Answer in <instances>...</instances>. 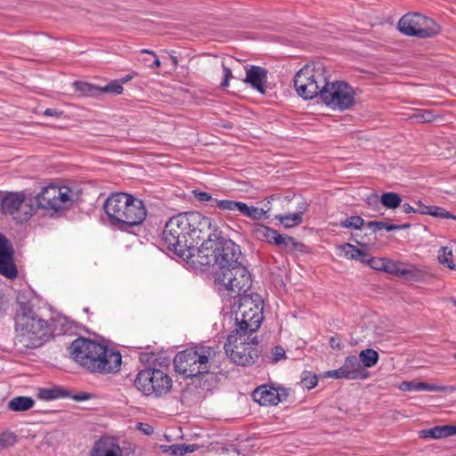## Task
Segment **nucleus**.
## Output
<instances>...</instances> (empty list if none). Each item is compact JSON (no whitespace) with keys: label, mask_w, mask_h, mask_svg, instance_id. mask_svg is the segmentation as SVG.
Listing matches in <instances>:
<instances>
[{"label":"nucleus","mask_w":456,"mask_h":456,"mask_svg":"<svg viewBox=\"0 0 456 456\" xmlns=\"http://www.w3.org/2000/svg\"><path fill=\"white\" fill-rule=\"evenodd\" d=\"M215 350L207 346L198 345L176 354L174 358L175 372L183 378L200 377L210 372V358Z\"/></svg>","instance_id":"0eeeda50"},{"label":"nucleus","mask_w":456,"mask_h":456,"mask_svg":"<svg viewBox=\"0 0 456 456\" xmlns=\"http://www.w3.org/2000/svg\"><path fill=\"white\" fill-rule=\"evenodd\" d=\"M436 118V115L430 110H418L412 116L411 119H415L419 123H430Z\"/></svg>","instance_id":"f704fd0d"},{"label":"nucleus","mask_w":456,"mask_h":456,"mask_svg":"<svg viewBox=\"0 0 456 456\" xmlns=\"http://www.w3.org/2000/svg\"><path fill=\"white\" fill-rule=\"evenodd\" d=\"M386 258L372 257L370 259L369 266L377 271H383Z\"/></svg>","instance_id":"a18cd8bd"},{"label":"nucleus","mask_w":456,"mask_h":456,"mask_svg":"<svg viewBox=\"0 0 456 456\" xmlns=\"http://www.w3.org/2000/svg\"><path fill=\"white\" fill-rule=\"evenodd\" d=\"M359 360L362 365L366 368H370L374 366L379 360V354L377 351L373 349H365L362 350L359 354Z\"/></svg>","instance_id":"7c9ffc66"},{"label":"nucleus","mask_w":456,"mask_h":456,"mask_svg":"<svg viewBox=\"0 0 456 456\" xmlns=\"http://www.w3.org/2000/svg\"><path fill=\"white\" fill-rule=\"evenodd\" d=\"M403 269L399 267V265L392 260L386 258L383 272L390 274L400 275Z\"/></svg>","instance_id":"a19ab883"},{"label":"nucleus","mask_w":456,"mask_h":456,"mask_svg":"<svg viewBox=\"0 0 456 456\" xmlns=\"http://www.w3.org/2000/svg\"><path fill=\"white\" fill-rule=\"evenodd\" d=\"M302 385L307 389L314 388L318 383V378L315 374L310 375L309 373L301 379Z\"/></svg>","instance_id":"37998d69"},{"label":"nucleus","mask_w":456,"mask_h":456,"mask_svg":"<svg viewBox=\"0 0 456 456\" xmlns=\"http://www.w3.org/2000/svg\"><path fill=\"white\" fill-rule=\"evenodd\" d=\"M339 248L344 253V256L348 259L355 260L361 255V248H356L353 244L345 243Z\"/></svg>","instance_id":"4c0bfd02"},{"label":"nucleus","mask_w":456,"mask_h":456,"mask_svg":"<svg viewBox=\"0 0 456 456\" xmlns=\"http://www.w3.org/2000/svg\"><path fill=\"white\" fill-rule=\"evenodd\" d=\"M163 452H168L173 456H183V445L182 444H172V445H161Z\"/></svg>","instance_id":"79ce46f5"},{"label":"nucleus","mask_w":456,"mask_h":456,"mask_svg":"<svg viewBox=\"0 0 456 456\" xmlns=\"http://www.w3.org/2000/svg\"><path fill=\"white\" fill-rule=\"evenodd\" d=\"M403 212L405 214H410V213H419V214H422V211H424V209H417V208L411 207L408 203H404L403 205Z\"/></svg>","instance_id":"4d7b16f0"},{"label":"nucleus","mask_w":456,"mask_h":456,"mask_svg":"<svg viewBox=\"0 0 456 456\" xmlns=\"http://www.w3.org/2000/svg\"><path fill=\"white\" fill-rule=\"evenodd\" d=\"M191 194L194 198L200 202H208L210 207H216L214 200L216 199L212 198L211 194L206 191H202L199 189H195L191 191Z\"/></svg>","instance_id":"58836bf2"},{"label":"nucleus","mask_w":456,"mask_h":456,"mask_svg":"<svg viewBox=\"0 0 456 456\" xmlns=\"http://www.w3.org/2000/svg\"><path fill=\"white\" fill-rule=\"evenodd\" d=\"M240 246L228 238L217 226L212 225L204 241L200 244V254L193 264L201 266L216 265L215 281L219 293L236 297L240 291L250 289L252 279L243 265Z\"/></svg>","instance_id":"f257e3e1"},{"label":"nucleus","mask_w":456,"mask_h":456,"mask_svg":"<svg viewBox=\"0 0 456 456\" xmlns=\"http://www.w3.org/2000/svg\"><path fill=\"white\" fill-rule=\"evenodd\" d=\"M424 207H426L425 205H423L420 201L418 202V208H416L417 209H424Z\"/></svg>","instance_id":"338daca9"},{"label":"nucleus","mask_w":456,"mask_h":456,"mask_svg":"<svg viewBox=\"0 0 456 456\" xmlns=\"http://www.w3.org/2000/svg\"><path fill=\"white\" fill-rule=\"evenodd\" d=\"M74 86L77 92L85 96H96L101 94V87L94 86L86 82H75Z\"/></svg>","instance_id":"2f4dec72"},{"label":"nucleus","mask_w":456,"mask_h":456,"mask_svg":"<svg viewBox=\"0 0 456 456\" xmlns=\"http://www.w3.org/2000/svg\"><path fill=\"white\" fill-rule=\"evenodd\" d=\"M354 241L361 247H366L367 243L363 240V236L359 232L352 233Z\"/></svg>","instance_id":"864d4df0"},{"label":"nucleus","mask_w":456,"mask_h":456,"mask_svg":"<svg viewBox=\"0 0 456 456\" xmlns=\"http://www.w3.org/2000/svg\"><path fill=\"white\" fill-rule=\"evenodd\" d=\"M328 80L322 65H305L295 75L294 86L299 96L313 99L321 96V91Z\"/></svg>","instance_id":"9d476101"},{"label":"nucleus","mask_w":456,"mask_h":456,"mask_svg":"<svg viewBox=\"0 0 456 456\" xmlns=\"http://www.w3.org/2000/svg\"><path fill=\"white\" fill-rule=\"evenodd\" d=\"M38 396L43 400L51 401L58 398H67L70 396V393L61 387L42 388L39 390Z\"/></svg>","instance_id":"bb28decb"},{"label":"nucleus","mask_w":456,"mask_h":456,"mask_svg":"<svg viewBox=\"0 0 456 456\" xmlns=\"http://www.w3.org/2000/svg\"><path fill=\"white\" fill-rule=\"evenodd\" d=\"M183 454L191 453L195 452L198 449L197 444H182Z\"/></svg>","instance_id":"13d9d810"},{"label":"nucleus","mask_w":456,"mask_h":456,"mask_svg":"<svg viewBox=\"0 0 456 456\" xmlns=\"http://www.w3.org/2000/svg\"><path fill=\"white\" fill-rule=\"evenodd\" d=\"M90 456H122V449L116 439L102 437L94 443Z\"/></svg>","instance_id":"f3484780"},{"label":"nucleus","mask_w":456,"mask_h":456,"mask_svg":"<svg viewBox=\"0 0 456 456\" xmlns=\"http://www.w3.org/2000/svg\"><path fill=\"white\" fill-rule=\"evenodd\" d=\"M134 386L145 395L162 396L172 388V379L163 370L147 368L138 372Z\"/></svg>","instance_id":"9b49d317"},{"label":"nucleus","mask_w":456,"mask_h":456,"mask_svg":"<svg viewBox=\"0 0 456 456\" xmlns=\"http://www.w3.org/2000/svg\"><path fill=\"white\" fill-rule=\"evenodd\" d=\"M102 92L120 94L123 92V86H121V82L119 80H113L104 87H101V93Z\"/></svg>","instance_id":"ea45409f"},{"label":"nucleus","mask_w":456,"mask_h":456,"mask_svg":"<svg viewBox=\"0 0 456 456\" xmlns=\"http://www.w3.org/2000/svg\"><path fill=\"white\" fill-rule=\"evenodd\" d=\"M137 75L136 72H133L131 74H128L126 75V77H124L123 78H121L119 81L121 82V86L125 83H126L127 81L133 79L135 76Z\"/></svg>","instance_id":"e2e57ef3"},{"label":"nucleus","mask_w":456,"mask_h":456,"mask_svg":"<svg viewBox=\"0 0 456 456\" xmlns=\"http://www.w3.org/2000/svg\"><path fill=\"white\" fill-rule=\"evenodd\" d=\"M305 211V203L302 204L299 210L294 214L278 215L275 219L279 220L281 224L286 228H290L300 224L303 222V214Z\"/></svg>","instance_id":"b1692460"},{"label":"nucleus","mask_w":456,"mask_h":456,"mask_svg":"<svg viewBox=\"0 0 456 456\" xmlns=\"http://www.w3.org/2000/svg\"><path fill=\"white\" fill-rule=\"evenodd\" d=\"M422 215H429L435 217L447 219H452V217H453V215L451 214L449 211L441 207L436 206L424 207V211H422Z\"/></svg>","instance_id":"72a5a7b5"},{"label":"nucleus","mask_w":456,"mask_h":456,"mask_svg":"<svg viewBox=\"0 0 456 456\" xmlns=\"http://www.w3.org/2000/svg\"><path fill=\"white\" fill-rule=\"evenodd\" d=\"M222 67H223V72H224V78L221 82L220 86L223 89H225L229 86L230 79L232 77H233V76H232V69L229 67L225 66L224 62H222Z\"/></svg>","instance_id":"c03bdc74"},{"label":"nucleus","mask_w":456,"mask_h":456,"mask_svg":"<svg viewBox=\"0 0 456 456\" xmlns=\"http://www.w3.org/2000/svg\"><path fill=\"white\" fill-rule=\"evenodd\" d=\"M103 208L110 223L124 231L141 224L147 216L142 200L124 192L110 195Z\"/></svg>","instance_id":"39448f33"},{"label":"nucleus","mask_w":456,"mask_h":456,"mask_svg":"<svg viewBox=\"0 0 456 456\" xmlns=\"http://www.w3.org/2000/svg\"><path fill=\"white\" fill-rule=\"evenodd\" d=\"M248 289L240 291L236 297L221 293L224 298L237 299L232 305V315L234 316L236 331L256 332L264 320V301L256 293L247 294Z\"/></svg>","instance_id":"423d86ee"},{"label":"nucleus","mask_w":456,"mask_h":456,"mask_svg":"<svg viewBox=\"0 0 456 456\" xmlns=\"http://www.w3.org/2000/svg\"><path fill=\"white\" fill-rule=\"evenodd\" d=\"M140 360L141 361L149 362L150 361V356H149L148 354H142L141 356H140Z\"/></svg>","instance_id":"0e129e2a"},{"label":"nucleus","mask_w":456,"mask_h":456,"mask_svg":"<svg viewBox=\"0 0 456 456\" xmlns=\"http://www.w3.org/2000/svg\"><path fill=\"white\" fill-rule=\"evenodd\" d=\"M346 379H365L369 373L362 365L359 358L355 355H349L345 359L342 366Z\"/></svg>","instance_id":"6ab92c4d"},{"label":"nucleus","mask_w":456,"mask_h":456,"mask_svg":"<svg viewBox=\"0 0 456 456\" xmlns=\"http://www.w3.org/2000/svg\"><path fill=\"white\" fill-rule=\"evenodd\" d=\"M17 443V436L11 431H4L0 434V452L13 446Z\"/></svg>","instance_id":"c9c22d12"},{"label":"nucleus","mask_w":456,"mask_h":456,"mask_svg":"<svg viewBox=\"0 0 456 456\" xmlns=\"http://www.w3.org/2000/svg\"><path fill=\"white\" fill-rule=\"evenodd\" d=\"M456 435V426L444 425L436 426L432 428L423 429L419 431L420 438L440 439Z\"/></svg>","instance_id":"412c9836"},{"label":"nucleus","mask_w":456,"mask_h":456,"mask_svg":"<svg viewBox=\"0 0 456 456\" xmlns=\"http://www.w3.org/2000/svg\"><path fill=\"white\" fill-rule=\"evenodd\" d=\"M381 204L388 209H395L402 203L401 196L396 192H385L380 196Z\"/></svg>","instance_id":"c756f323"},{"label":"nucleus","mask_w":456,"mask_h":456,"mask_svg":"<svg viewBox=\"0 0 456 456\" xmlns=\"http://www.w3.org/2000/svg\"><path fill=\"white\" fill-rule=\"evenodd\" d=\"M442 250H443V254H440L438 256V259L441 264H442V261H444V259L454 258V252L452 249L448 250L447 247H444V248H442Z\"/></svg>","instance_id":"8fccbe9b"},{"label":"nucleus","mask_w":456,"mask_h":456,"mask_svg":"<svg viewBox=\"0 0 456 456\" xmlns=\"http://www.w3.org/2000/svg\"><path fill=\"white\" fill-rule=\"evenodd\" d=\"M141 53H142L151 54L154 57V61H152V63L148 65L151 69H155V68L160 67V61L158 58V56L155 53V52L148 50V49H142V50H141Z\"/></svg>","instance_id":"09e8293b"},{"label":"nucleus","mask_w":456,"mask_h":456,"mask_svg":"<svg viewBox=\"0 0 456 456\" xmlns=\"http://www.w3.org/2000/svg\"><path fill=\"white\" fill-rule=\"evenodd\" d=\"M137 428L145 435H151L153 433V428L145 423H138Z\"/></svg>","instance_id":"603ef678"},{"label":"nucleus","mask_w":456,"mask_h":456,"mask_svg":"<svg viewBox=\"0 0 456 456\" xmlns=\"http://www.w3.org/2000/svg\"><path fill=\"white\" fill-rule=\"evenodd\" d=\"M365 224L363 218L359 216H353L340 222L342 228H354L362 232V227Z\"/></svg>","instance_id":"e433bc0d"},{"label":"nucleus","mask_w":456,"mask_h":456,"mask_svg":"<svg viewBox=\"0 0 456 456\" xmlns=\"http://www.w3.org/2000/svg\"><path fill=\"white\" fill-rule=\"evenodd\" d=\"M399 389L402 391H434V392H445L449 389L446 386H437L433 384H428L425 382L417 381H403Z\"/></svg>","instance_id":"4be33fe9"},{"label":"nucleus","mask_w":456,"mask_h":456,"mask_svg":"<svg viewBox=\"0 0 456 456\" xmlns=\"http://www.w3.org/2000/svg\"><path fill=\"white\" fill-rule=\"evenodd\" d=\"M398 29L406 36L427 38L437 35L440 26L431 18L418 12H409L399 20Z\"/></svg>","instance_id":"ddd939ff"},{"label":"nucleus","mask_w":456,"mask_h":456,"mask_svg":"<svg viewBox=\"0 0 456 456\" xmlns=\"http://www.w3.org/2000/svg\"><path fill=\"white\" fill-rule=\"evenodd\" d=\"M322 101L330 109L336 110H346L350 109L355 102V93L354 88L346 82L327 80L321 91Z\"/></svg>","instance_id":"f8f14e48"},{"label":"nucleus","mask_w":456,"mask_h":456,"mask_svg":"<svg viewBox=\"0 0 456 456\" xmlns=\"http://www.w3.org/2000/svg\"><path fill=\"white\" fill-rule=\"evenodd\" d=\"M13 254L10 241L4 235L0 234V274L11 280L18 276V268Z\"/></svg>","instance_id":"2eb2a0df"},{"label":"nucleus","mask_w":456,"mask_h":456,"mask_svg":"<svg viewBox=\"0 0 456 456\" xmlns=\"http://www.w3.org/2000/svg\"><path fill=\"white\" fill-rule=\"evenodd\" d=\"M330 346L332 348L340 349V347H341L340 339L338 338H336V337H331L330 338Z\"/></svg>","instance_id":"052dcab7"},{"label":"nucleus","mask_w":456,"mask_h":456,"mask_svg":"<svg viewBox=\"0 0 456 456\" xmlns=\"http://www.w3.org/2000/svg\"><path fill=\"white\" fill-rule=\"evenodd\" d=\"M270 210L271 208H267L265 209L255 206H248L246 203H244L240 215L248 217L253 221H260L269 218L268 212Z\"/></svg>","instance_id":"393cba45"},{"label":"nucleus","mask_w":456,"mask_h":456,"mask_svg":"<svg viewBox=\"0 0 456 456\" xmlns=\"http://www.w3.org/2000/svg\"><path fill=\"white\" fill-rule=\"evenodd\" d=\"M69 349L75 362L90 372L105 375L118 372L120 369V353L94 340L78 338Z\"/></svg>","instance_id":"7ed1b4c3"},{"label":"nucleus","mask_w":456,"mask_h":456,"mask_svg":"<svg viewBox=\"0 0 456 456\" xmlns=\"http://www.w3.org/2000/svg\"><path fill=\"white\" fill-rule=\"evenodd\" d=\"M252 396L254 401L261 405H277L282 400L277 388L268 386H261L256 387Z\"/></svg>","instance_id":"a211bd4d"},{"label":"nucleus","mask_w":456,"mask_h":456,"mask_svg":"<svg viewBox=\"0 0 456 456\" xmlns=\"http://www.w3.org/2000/svg\"><path fill=\"white\" fill-rule=\"evenodd\" d=\"M273 244L288 254L297 251L304 252L305 248V246L302 242L297 241L295 238L289 235L284 236L281 233H278Z\"/></svg>","instance_id":"aec40b11"},{"label":"nucleus","mask_w":456,"mask_h":456,"mask_svg":"<svg viewBox=\"0 0 456 456\" xmlns=\"http://www.w3.org/2000/svg\"><path fill=\"white\" fill-rule=\"evenodd\" d=\"M216 208L223 211L241 213L244 202L232 200H215Z\"/></svg>","instance_id":"cd10ccee"},{"label":"nucleus","mask_w":456,"mask_h":456,"mask_svg":"<svg viewBox=\"0 0 456 456\" xmlns=\"http://www.w3.org/2000/svg\"><path fill=\"white\" fill-rule=\"evenodd\" d=\"M213 220L200 212L191 211L172 216L162 232L163 246L193 263L200 254V242L209 233Z\"/></svg>","instance_id":"f03ea898"},{"label":"nucleus","mask_w":456,"mask_h":456,"mask_svg":"<svg viewBox=\"0 0 456 456\" xmlns=\"http://www.w3.org/2000/svg\"><path fill=\"white\" fill-rule=\"evenodd\" d=\"M449 259L450 260H448V258L444 259V261H442V265H446L451 270H456V264L454 263V258Z\"/></svg>","instance_id":"bf43d9fd"},{"label":"nucleus","mask_w":456,"mask_h":456,"mask_svg":"<svg viewBox=\"0 0 456 456\" xmlns=\"http://www.w3.org/2000/svg\"><path fill=\"white\" fill-rule=\"evenodd\" d=\"M1 207L4 213L15 216L14 218L20 219L21 222L29 219L33 215L31 194L8 193L2 200Z\"/></svg>","instance_id":"4468645a"},{"label":"nucleus","mask_w":456,"mask_h":456,"mask_svg":"<svg viewBox=\"0 0 456 456\" xmlns=\"http://www.w3.org/2000/svg\"><path fill=\"white\" fill-rule=\"evenodd\" d=\"M254 333L233 330L228 336L224 350L234 363L248 366L254 364L259 358V341L256 336L251 338Z\"/></svg>","instance_id":"6e6552de"},{"label":"nucleus","mask_w":456,"mask_h":456,"mask_svg":"<svg viewBox=\"0 0 456 456\" xmlns=\"http://www.w3.org/2000/svg\"><path fill=\"white\" fill-rule=\"evenodd\" d=\"M401 276L411 281H423L428 277V273L420 269L411 267L410 269H403L401 272Z\"/></svg>","instance_id":"473e14b6"},{"label":"nucleus","mask_w":456,"mask_h":456,"mask_svg":"<svg viewBox=\"0 0 456 456\" xmlns=\"http://www.w3.org/2000/svg\"><path fill=\"white\" fill-rule=\"evenodd\" d=\"M18 304L15 315V345L24 348L43 346L53 335L48 322L34 311L30 303L19 301Z\"/></svg>","instance_id":"20e7f679"},{"label":"nucleus","mask_w":456,"mask_h":456,"mask_svg":"<svg viewBox=\"0 0 456 456\" xmlns=\"http://www.w3.org/2000/svg\"><path fill=\"white\" fill-rule=\"evenodd\" d=\"M69 397L77 402H82V401L90 399L91 395L88 393H86V392H82V393H78V394H75V395L70 394Z\"/></svg>","instance_id":"3c124183"},{"label":"nucleus","mask_w":456,"mask_h":456,"mask_svg":"<svg viewBox=\"0 0 456 456\" xmlns=\"http://www.w3.org/2000/svg\"><path fill=\"white\" fill-rule=\"evenodd\" d=\"M31 203L33 214L41 208L53 216L72 205V191L67 186L48 185L42 188L37 196L31 195Z\"/></svg>","instance_id":"1a4fd4ad"},{"label":"nucleus","mask_w":456,"mask_h":456,"mask_svg":"<svg viewBox=\"0 0 456 456\" xmlns=\"http://www.w3.org/2000/svg\"><path fill=\"white\" fill-rule=\"evenodd\" d=\"M4 313V305H3V300L0 298V316Z\"/></svg>","instance_id":"69168bd1"},{"label":"nucleus","mask_w":456,"mask_h":456,"mask_svg":"<svg viewBox=\"0 0 456 456\" xmlns=\"http://www.w3.org/2000/svg\"><path fill=\"white\" fill-rule=\"evenodd\" d=\"M35 401L29 396H16L8 403V409L12 411H25L31 409Z\"/></svg>","instance_id":"a878e982"},{"label":"nucleus","mask_w":456,"mask_h":456,"mask_svg":"<svg viewBox=\"0 0 456 456\" xmlns=\"http://www.w3.org/2000/svg\"><path fill=\"white\" fill-rule=\"evenodd\" d=\"M243 82L265 94L267 87V70L263 67L252 65L246 69V77Z\"/></svg>","instance_id":"dca6fc26"},{"label":"nucleus","mask_w":456,"mask_h":456,"mask_svg":"<svg viewBox=\"0 0 456 456\" xmlns=\"http://www.w3.org/2000/svg\"><path fill=\"white\" fill-rule=\"evenodd\" d=\"M450 301L456 306V297H451Z\"/></svg>","instance_id":"774afa93"},{"label":"nucleus","mask_w":456,"mask_h":456,"mask_svg":"<svg viewBox=\"0 0 456 456\" xmlns=\"http://www.w3.org/2000/svg\"><path fill=\"white\" fill-rule=\"evenodd\" d=\"M280 198H281V197H280L279 195H275V194H273V195H272V196H270V197H267V198L265 200V203L264 204V208H265V209H266L267 208H271V207H270L271 201H272V200H276V199H280Z\"/></svg>","instance_id":"680f3d73"},{"label":"nucleus","mask_w":456,"mask_h":456,"mask_svg":"<svg viewBox=\"0 0 456 456\" xmlns=\"http://www.w3.org/2000/svg\"><path fill=\"white\" fill-rule=\"evenodd\" d=\"M324 376L327 378L333 379H346V374L342 367H340L338 370H328L325 372Z\"/></svg>","instance_id":"49530a36"},{"label":"nucleus","mask_w":456,"mask_h":456,"mask_svg":"<svg viewBox=\"0 0 456 456\" xmlns=\"http://www.w3.org/2000/svg\"><path fill=\"white\" fill-rule=\"evenodd\" d=\"M272 354L275 361H279L285 357V350L281 346H276L273 348Z\"/></svg>","instance_id":"de8ad7c7"},{"label":"nucleus","mask_w":456,"mask_h":456,"mask_svg":"<svg viewBox=\"0 0 456 456\" xmlns=\"http://www.w3.org/2000/svg\"><path fill=\"white\" fill-rule=\"evenodd\" d=\"M62 114H63V111L58 110L56 109H46L44 111V115L50 116V117H55V118H60L62 116Z\"/></svg>","instance_id":"6e6d98bb"},{"label":"nucleus","mask_w":456,"mask_h":456,"mask_svg":"<svg viewBox=\"0 0 456 456\" xmlns=\"http://www.w3.org/2000/svg\"><path fill=\"white\" fill-rule=\"evenodd\" d=\"M370 258H371V256L366 251H364L361 248V255L355 260H358L361 263L366 264L369 265Z\"/></svg>","instance_id":"5fc2aeb1"},{"label":"nucleus","mask_w":456,"mask_h":456,"mask_svg":"<svg viewBox=\"0 0 456 456\" xmlns=\"http://www.w3.org/2000/svg\"><path fill=\"white\" fill-rule=\"evenodd\" d=\"M252 233L256 240L273 244L279 232L266 225L257 224L253 227Z\"/></svg>","instance_id":"5701e85b"},{"label":"nucleus","mask_w":456,"mask_h":456,"mask_svg":"<svg viewBox=\"0 0 456 456\" xmlns=\"http://www.w3.org/2000/svg\"><path fill=\"white\" fill-rule=\"evenodd\" d=\"M367 227L373 230V232L386 229L387 231H395V230H403L409 228L411 225L410 224H387L382 221H370L366 224Z\"/></svg>","instance_id":"c85d7f7f"}]
</instances>
